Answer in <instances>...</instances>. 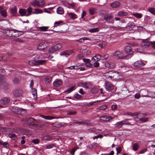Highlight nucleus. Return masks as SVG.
<instances>
[{
    "mask_svg": "<svg viewBox=\"0 0 155 155\" xmlns=\"http://www.w3.org/2000/svg\"><path fill=\"white\" fill-rule=\"evenodd\" d=\"M40 117L47 120H51L52 119L57 118L55 117L50 116H45L41 114L40 115Z\"/></svg>",
    "mask_w": 155,
    "mask_h": 155,
    "instance_id": "obj_18",
    "label": "nucleus"
},
{
    "mask_svg": "<svg viewBox=\"0 0 155 155\" xmlns=\"http://www.w3.org/2000/svg\"><path fill=\"white\" fill-rule=\"evenodd\" d=\"M56 51L54 49V47L53 46L52 47L50 48L48 52L50 53H53L54 52Z\"/></svg>",
    "mask_w": 155,
    "mask_h": 155,
    "instance_id": "obj_59",
    "label": "nucleus"
},
{
    "mask_svg": "<svg viewBox=\"0 0 155 155\" xmlns=\"http://www.w3.org/2000/svg\"><path fill=\"white\" fill-rule=\"evenodd\" d=\"M74 97L75 98H76L77 99L81 98L82 97L81 95L77 94H75L74 96Z\"/></svg>",
    "mask_w": 155,
    "mask_h": 155,
    "instance_id": "obj_62",
    "label": "nucleus"
},
{
    "mask_svg": "<svg viewBox=\"0 0 155 155\" xmlns=\"http://www.w3.org/2000/svg\"><path fill=\"white\" fill-rule=\"evenodd\" d=\"M124 49L126 53L128 54L131 55L133 53V51L132 50L131 47L129 46H125L124 47Z\"/></svg>",
    "mask_w": 155,
    "mask_h": 155,
    "instance_id": "obj_16",
    "label": "nucleus"
},
{
    "mask_svg": "<svg viewBox=\"0 0 155 155\" xmlns=\"http://www.w3.org/2000/svg\"><path fill=\"white\" fill-rule=\"evenodd\" d=\"M107 107V105H104L100 107L99 109L100 110H106Z\"/></svg>",
    "mask_w": 155,
    "mask_h": 155,
    "instance_id": "obj_53",
    "label": "nucleus"
},
{
    "mask_svg": "<svg viewBox=\"0 0 155 155\" xmlns=\"http://www.w3.org/2000/svg\"><path fill=\"white\" fill-rule=\"evenodd\" d=\"M57 12L58 14H62L64 13L63 9L61 7H59L57 9Z\"/></svg>",
    "mask_w": 155,
    "mask_h": 155,
    "instance_id": "obj_33",
    "label": "nucleus"
},
{
    "mask_svg": "<svg viewBox=\"0 0 155 155\" xmlns=\"http://www.w3.org/2000/svg\"><path fill=\"white\" fill-rule=\"evenodd\" d=\"M13 30L7 29L5 30V33L8 37H12Z\"/></svg>",
    "mask_w": 155,
    "mask_h": 155,
    "instance_id": "obj_20",
    "label": "nucleus"
},
{
    "mask_svg": "<svg viewBox=\"0 0 155 155\" xmlns=\"http://www.w3.org/2000/svg\"><path fill=\"white\" fill-rule=\"evenodd\" d=\"M21 123H22V124H23V125L28 127L27 118L25 119V120H21Z\"/></svg>",
    "mask_w": 155,
    "mask_h": 155,
    "instance_id": "obj_58",
    "label": "nucleus"
},
{
    "mask_svg": "<svg viewBox=\"0 0 155 155\" xmlns=\"http://www.w3.org/2000/svg\"><path fill=\"white\" fill-rule=\"evenodd\" d=\"M32 94L35 99L37 98V91L35 88H32Z\"/></svg>",
    "mask_w": 155,
    "mask_h": 155,
    "instance_id": "obj_32",
    "label": "nucleus"
},
{
    "mask_svg": "<svg viewBox=\"0 0 155 155\" xmlns=\"http://www.w3.org/2000/svg\"><path fill=\"white\" fill-rule=\"evenodd\" d=\"M101 120H104L106 122H110L112 121L113 118L111 116L107 117L106 115L100 117Z\"/></svg>",
    "mask_w": 155,
    "mask_h": 155,
    "instance_id": "obj_8",
    "label": "nucleus"
},
{
    "mask_svg": "<svg viewBox=\"0 0 155 155\" xmlns=\"http://www.w3.org/2000/svg\"><path fill=\"white\" fill-rule=\"evenodd\" d=\"M8 136L12 139H15L16 138V135L13 134H8Z\"/></svg>",
    "mask_w": 155,
    "mask_h": 155,
    "instance_id": "obj_55",
    "label": "nucleus"
},
{
    "mask_svg": "<svg viewBox=\"0 0 155 155\" xmlns=\"http://www.w3.org/2000/svg\"><path fill=\"white\" fill-rule=\"evenodd\" d=\"M47 45L48 44L46 43L42 42L38 45L37 48L40 51H43L47 48Z\"/></svg>",
    "mask_w": 155,
    "mask_h": 155,
    "instance_id": "obj_7",
    "label": "nucleus"
},
{
    "mask_svg": "<svg viewBox=\"0 0 155 155\" xmlns=\"http://www.w3.org/2000/svg\"><path fill=\"white\" fill-rule=\"evenodd\" d=\"M105 66L107 68H113L114 67V66H111L110 64L108 62H106L105 63Z\"/></svg>",
    "mask_w": 155,
    "mask_h": 155,
    "instance_id": "obj_56",
    "label": "nucleus"
},
{
    "mask_svg": "<svg viewBox=\"0 0 155 155\" xmlns=\"http://www.w3.org/2000/svg\"><path fill=\"white\" fill-rule=\"evenodd\" d=\"M62 81L59 79L55 80L53 83V86L55 87L60 86L62 85Z\"/></svg>",
    "mask_w": 155,
    "mask_h": 155,
    "instance_id": "obj_15",
    "label": "nucleus"
},
{
    "mask_svg": "<svg viewBox=\"0 0 155 155\" xmlns=\"http://www.w3.org/2000/svg\"><path fill=\"white\" fill-rule=\"evenodd\" d=\"M0 145H3V146L5 148H7L8 147V143L6 142H5L4 143H2V141H0Z\"/></svg>",
    "mask_w": 155,
    "mask_h": 155,
    "instance_id": "obj_52",
    "label": "nucleus"
},
{
    "mask_svg": "<svg viewBox=\"0 0 155 155\" xmlns=\"http://www.w3.org/2000/svg\"><path fill=\"white\" fill-rule=\"evenodd\" d=\"M73 52L72 50H67L64 52H61L60 55L61 56L68 57Z\"/></svg>",
    "mask_w": 155,
    "mask_h": 155,
    "instance_id": "obj_12",
    "label": "nucleus"
},
{
    "mask_svg": "<svg viewBox=\"0 0 155 155\" xmlns=\"http://www.w3.org/2000/svg\"><path fill=\"white\" fill-rule=\"evenodd\" d=\"M141 45L143 48H147L150 45L153 48H155V41L153 42L149 41V39L143 40Z\"/></svg>",
    "mask_w": 155,
    "mask_h": 155,
    "instance_id": "obj_2",
    "label": "nucleus"
},
{
    "mask_svg": "<svg viewBox=\"0 0 155 155\" xmlns=\"http://www.w3.org/2000/svg\"><path fill=\"white\" fill-rule=\"evenodd\" d=\"M120 3L119 1H116L111 3L110 5L111 7L114 8H117L119 7Z\"/></svg>",
    "mask_w": 155,
    "mask_h": 155,
    "instance_id": "obj_23",
    "label": "nucleus"
},
{
    "mask_svg": "<svg viewBox=\"0 0 155 155\" xmlns=\"http://www.w3.org/2000/svg\"><path fill=\"white\" fill-rule=\"evenodd\" d=\"M78 84L79 86L82 87L86 88H89L91 87V84L87 82H81L79 83Z\"/></svg>",
    "mask_w": 155,
    "mask_h": 155,
    "instance_id": "obj_13",
    "label": "nucleus"
},
{
    "mask_svg": "<svg viewBox=\"0 0 155 155\" xmlns=\"http://www.w3.org/2000/svg\"><path fill=\"white\" fill-rule=\"evenodd\" d=\"M10 101L9 98L7 97H4L0 100V102L1 104L5 105L8 104Z\"/></svg>",
    "mask_w": 155,
    "mask_h": 155,
    "instance_id": "obj_6",
    "label": "nucleus"
},
{
    "mask_svg": "<svg viewBox=\"0 0 155 155\" xmlns=\"http://www.w3.org/2000/svg\"><path fill=\"white\" fill-rule=\"evenodd\" d=\"M78 148H76V147H74L73 148L71 151L70 152V153L71 155H74V153L77 150Z\"/></svg>",
    "mask_w": 155,
    "mask_h": 155,
    "instance_id": "obj_54",
    "label": "nucleus"
},
{
    "mask_svg": "<svg viewBox=\"0 0 155 155\" xmlns=\"http://www.w3.org/2000/svg\"><path fill=\"white\" fill-rule=\"evenodd\" d=\"M148 11L151 14L155 15V8L152 7H149L148 8Z\"/></svg>",
    "mask_w": 155,
    "mask_h": 155,
    "instance_id": "obj_40",
    "label": "nucleus"
},
{
    "mask_svg": "<svg viewBox=\"0 0 155 155\" xmlns=\"http://www.w3.org/2000/svg\"><path fill=\"white\" fill-rule=\"evenodd\" d=\"M145 64L141 61H138L135 62L133 65L136 67H140L144 66Z\"/></svg>",
    "mask_w": 155,
    "mask_h": 155,
    "instance_id": "obj_19",
    "label": "nucleus"
},
{
    "mask_svg": "<svg viewBox=\"0 0 155 155\" xmlns=\"http://www.w3.org/2000/svg\"><path fill=\"white\" fill-rule=\"evenodd\" d=\"M32 9L31 7L28 8L26 10V12H27L28 13L26 15V16H28L30 15L31 14V13L32 12Z\"/></svg>",
    "mask_w": 155,
    "mask_h": 155,
    "instance_id": "obj_44",
    "label": "nucleus"
},
{
    "mask_svg": "<svg viewBox=\"0 0 155 155\" xmlns=\"http://www.w3.org/2000/svg\"><path fill=\"white\" fill-rule=\"evenodd\" d=\"M28 127L34 129H38L40 127V124L37 123V120L32 117L27 118Z\"/></svg>",
    "mask_w": 155,
    "mask_h": 155,
    "instance_id": "obj_1",
    "label": "nucleus"
},
{
    "mask_svg": "<svg viewBox=\"0 0 155 155\" xmlns=\"http://www.w3.org/2000/svg\"><path fill=\"white\" fill-rule=\"evenodd\" d=\"M135 17L139 19L141 18L143 16V15L141 13H134L132 14Z\"/></svg>",
    "mask_w": 155,
    "mask_h": 155,
    "instance_id": "obj_28",
    "label": "nucleus"
},
{
    "mask_svg": "<svg viewBox=\"0 0 155 155\" xmlns=\"http://www.w3.org/2000/svg\"><path fill=\"white\" fill-rule=\"evenodd\" d=\"M99 31V29L98 28H94L90 29L89 31L91 33H94L98 32Z\"/></svg>",
    "mask_w": 155,
    "mask_h": 155,
    "instance_id": "obj_38",
    "label": "nucleus"
},
{
    "mask_svg": "<svg viewBox=\"0 0 155 155\" xmlns=\"http://www.w3.org/2000/svg\"><path fill=\"white\" fill-rule=\"evenodd\" d=\"M52 80V78L51 77L49 76L46 77L44 79V81L46 84H48L50 83L51 82Z\"/></svg>",
    "mask_w": 155,
    "mask_h": 155,
    "instance_id": "obj_27",
    "label": "nucleus"
},
{
    "mask_svg": "<svg viewBox=\"0 0 155 155\" xmlns=\"http://www.w3.org/2000/svg\"><path fill=\"white\" fill-rule=\"evenodd\" d=\"M131 120V119H124V120L121 121V122L122 123V124H126V125H131V124L129 122H127V121Z\"/></svg>",
    "mask_w": 155,
    "mask_h": 155,
    "instance_id": "obj_39",
    "label": "nucleus"
},
{
    "mask_svg": "<svg viewBox=\"0 0 155 155\" xmlns=\"http://www.w3.org/2000/svg\"><path fill=\"white\" fill-rule=\"evenodd\" d=\"M28 64L30 66L37 65V61L35 59L30 60L29 61Z\"/></svg>",
    "mask_w": 155,
    "mask_h": 155,
    "instance_id": "obj_29",
    "label": "nucleus"
},
{
    "mask_svg": "<svg viewBox=\"0 0 155 155\" xmlns=\"http://www.w3.org/2000/svg\"><path fill=\"white\" fill-rule=\"evenodd\" d=\"M18 12L21 16H26L27 14H26V10L25 9H20Z\"/></svg>",
    "mask_w": 155,
    "mask_h": 155,
    "instance_id": "obj_25",
    "label": "nucleus"
},
{
    "mask_svg": "<svg viewBox=\"0 0 155 155\" xmlns=\"http://www.w3.org/2000/svg\"><path fill=\"white\" fill-rule=\"evenodd\" d=\"M54 49L56 51H57L62 48V45L61 44H58L54 46Z\"/></svg>",
    "mask_w": 155,
    "mask_h": 155,
    "instance_id": "obj_34",
    "label": "nucleus"
},
{
    "mask_svg": "<svg viewBox=\"0 0 155 155\" xmlns=\"http://www.w3.org/2000/svg\"><path fill=\"white\" fill-rule=\"evenodd\" d=\"M16 110H17V111H15V112L17 114H22V112H23V114H25L26 112L24 109L21 108H18V107H16L15 108Z\"/></svg>",
    "mask_w": 155,
    "mask_h": 155,
    "instance_id": "obj_22",
    "label": "nucleus"
},
{
    "mask_svg": "<svg viewBox=\"0 0 155 155\" xmlns=\"http://www.w3.org/2000/svg\"><path fill=\"white\" fill-rule=\"evenodd\" d=\"M138 147L139 145L137 143H134L133 146V149L134 151H136L137 150Z\"/></svg>",
    "mask_w": 155,
    "mask_h": 155,
    "instance_id": "obj_45",
    "label": "nucleus"
},
{
    "mask_svg": "<svg viewBox=\"0 0 155 155\" xmlns=\"http://www.w3.org/2000/svg\"><path fill=\"white\" fill-rule=\"evenodd\" d=\"M55 147V145L54 144L51 143L49 144L46 145V148L48 149H50L53 147Z\"/></svg>",
    "mask_w": 155,
    "mask_h": 155,
    "instance_id": "obj_50",
    "label": "nucleus"
},
{
    "mask_svg": "<svg viewBox=\"0 0 155 155\" xmlns=\"http://www.w3.org/2000/svg\"><path fill=\"white\" fill-rule=\"evenodd\" d=\"M148 118H140L139 120H136L137 121L139 122H144L148 121Z\"/></svg>",
    "mask_w": 155,
    "mask_h": 155,
    "instance_id": "obj_43",
    "label": "nucleus"
},
{
    "mask_svg": "<svg viewBox=\"0 0 155 155\" xmlns=\"http://www.w3.org/2000/svg\"><path fill=\"white\" fill-rule=\"evenodd\" d=\"M123 125L124 124H122V123L121 122V121L118 122L117 123L115 124V125H116V127L118 129H119L121 128Z\"/></svg>",
    "mask_w": 155,
    "mask_h": 155,
    "instance_id": "obj_42",
    "label": "nucleus"
},
{
    "mask_svg": "<svg viewBox=\"0 0 155 155\" xmlns=\"http://www.w3.org/2000/svg\"><path fill=\"white\" fill-rule=\"evenodd\" d=\"M110 30L111 31H113L114 30H118L120 29H121V27L120 26L116 27L115 26H110Z\"/></svg>",
    "mask_w": 155,
    "mask_h": 155,
    "instance_id": "obj_41",
    "label": "nucleus"
},
{
    "mask_svg": "<svg viewBox=\"0 0 155 155\" xmlns=\"http://www.w3.org/2000/svg\"><path fill=\"white\" fill-rule=\"evenodd\" d=\"M116 151L117 154L120 153L122 151L121 147H119L118 148H116Z\"/></svg>",
    "mask_w": 155,
    "mask_h": 155,
    "instance_id": "obj_61",
    "label": "nucleus"
},
{
    "mask_svg": "<svg viewBox=\"0 0 155 155\" xmlns=\"http://www.w3.org/2000/svg\"><path fill=\"white\" fill-rule=\"evenodd\" d=\"M45 4L44 0H35L32 3V5L34 6H42Z\"/></svg>",
    "mask_w": 155,
    "mask_h": 155,
    "instance_id": "obj_4",
    "label": "nucleus"
},
{
    "mask_svg": "<svg viewBox=\"0 0 155 155\" xmlns=\"http://www.w3.org/2000/svg\"><path fill=\"white\" fill-rule=\"evenodd\" d=\"M74 87L73 86L71 87L70 88L68 89L66 91V92L70 93L74 90Z\"/></svg>",
    "mask_w": 155,
    "mask_h": 155,
    "instance_id": "obj_60",
    "label": "nucleus"
},
{
    "mask_svg": "<svg viewBox=\"0 0 155 155\" xmlns=\"http://www.w3.org/2000/svg\"><path fill=\"white\" fill-rule=\"evenodd\" d=\"M46 60H40L37 61V65L44 64L46 63Z\"/></svg>",
    "mask_w": 155,
    "mask_h": 155,
    "instance_id": "obj_31",
    "label": "nucleus"
},
{
    "mask_svg": "<svg viewBox=\"0 0 155 155\" xmlns=\"http://www.w3.org/2000/svg\"><path fill=\"white\" fill-rule=\"evenodd\" d=\"M51 138V137L48 135L44 136L43 137V139L46 140H49Z\"/></svg>",
    "mask_w": 155,
    "mask_h": 155,
    "instance_id": "obj_47",
    "label": "nucleus"
},
{
    "mask_svg": "<svg viewBox=\"0 0 155 155\" xmlns=\"http://www.w3.org/2000/svg\"><path fill=\"white\" fill-rule=\"evenodd\" d=\"M113 17L110 14L105 15L104 17V19L107 22L113 24L114 23L113 21H110L113 20Z\"/></svg>",
    "mask_w": 155,
    "mask_h": 155,
    "instance_id": "obj_5",
    "label": "nucleus"
},
{
    "mask_svg": "<svg viewBox=\"0 0 155 155\" xmlns=\"http://www.w3.org/2000/svg\"><path fill=\"white\" fill-rule=\"evenodd\" d=\"M39 140L38 139H35L32 140V142L33 143L35 144H38L39 142Z\"/></svg>",
    "mask_w": 155,
    "mask_h": 155,
    "instance_id": "obj_57",
    "label": "nucleus"
},
{
    "mask_svg": "<svg viewBox=\"0 0 155 155\" xmlns=\"http://www.w3.org/2000/svg\"><path fill=\"white\" fill-rule=\"evenodd\" d=\"M105 87L107 91H110L114 89V85L109 82L105 83Z\"/></svg>",
    "mask_w": 155,
    "mask_h": 155,
    "instance_id": "obj_11",
    "label": "nucleus"
},
{
    "mask_svg": "<svg viewBox=\"0 0 155 155\" xmlns=\"http://www.w3.org/2000/svg\"><path fill=\"white\" fill-rule=\"evenodd\" d=\"M23 94V91L21 89H16L13 92L14 95L16 97L21 96Z\"/></svg>",
    "mask_w": 155,
    "mask_h": 155,
    "instance_id": "obj_10",
    "label": "nucleus"
},
{
    "mask_svg": "<svg viewBox=\"0 0 155 155\" xmlns=\"http://www.w3.org/2000/svg\"><path fill=\"white\" fill-rule=\"evenodd\" d=\"M101 56L99 54H96L95 56H94L91 59L92 61L94 62L95 61H98L101 59Z\"/></svg>",
    "mask_w": 155,
    "mask_h": 155,
    "instance_id": "obj_21",
    "label": "nucleus"
},
{
    "mask_svg": "<svg viewBox=\"0 0 155 155\" xmlns=\"http://www.w3.org/2000/svg\"><path fill=\"white\" fill-rule=\"evenodd\" d=\"M23 33L22 31H19L18 30H13L12 37H17L20 36Z\"/></svg>",
    "mask_w": 155,
    "mask_h": 155,
    "instance_id": "obj_14",
    "label": "nucleus"
},
{
    "mask_svg": "<svg viewBox=\"0 0 155 155\" xmlns=\"http://www.w3.org/2000/svg\"><path fill=\"white\" fill-rule=\"evenodd\" d=\"M83 61L85 63V64L91 62V60L89 59H83Z\"/></svg>",
    "mask_w": 155,
    "mask_h": 155,
    "instance_id": "obj_64",
    "label": "nucleus"
},
{
    "mask_svg": "<svg viewBox=\"0 0 155 155\" xmlns=\"http://www.w3.org/2000/svg\"><path fill=\"white\" fill-rule=\"evenodd\" d=\"M89 13L91 15H93L97 12L96 9L94 8H90L89 10Z\"/></svg>",
    "mask_w": 155,
    "mask_h": 155,
    "instance_id": "obj_26",
    "label": "nucleus"
},
{
    "mask_svg": "<svg viewBox=\"0 0 155 155\" xmlns=\"http://www.w3.org/2000/svg\"><path fill=\"white\" fill-rule=\"evenodd\" d=\"M10 12L13 15H15L17 13V8L15 6L10 8Z\"/></svg>",
    "mask_w": 155,
    "mask_h": 155,
    "instance_id": "obj_24",
    "label": "nucleus"
},
{
    "mask_svg": "<svg viewBox=\"0 0 155 155\" xmlns=\"http://www.w3.org/2000/svg\"><path fill=\"white\" fill-rule=\"evenodd\" d=\"M49 27L46 26H42L39 27V28L40 29L41 31H46L47 30V29H48Z\"/></svg>",
    "mask_w": 155,
    "mask_h": 155,
    "instance_id": "obj_48",
    "label": "nucleus"
},
{
    "mask_svg": "<svg viewBox=\"0 0 155 155\" xmlns=\"http://www.w3.org/2000/svg\"><path fill=\"white\" fill-rule=\"evenodd\" d=\"M0 85L2 89H7L8 85V83L5 82V78L2 76H0Z\"/></svg>",
    "mask_w": 155,
    "mask_h": 155,
    "instance_id": "obj_3",
    "label": "nucleus"
},
{
    "mask_svg": "<svg viewBox=\"0 0 155 155\" xmlns=\"http://www.w3.org/2000/svg\"><path fill=\"white\" fill-rule=\"evenodd\" d=\"M114 55L118 57L119 59H126L127 57L124 56L122 53L120 51H117L114 54Z\"/></svg>",
    "mask_w": 155,
    "mask_h": 155,
    "instance_id": "obj_9",
    "label": "nucleus"
},
{
    "mask_svg": "<svg viewBox=\"0 0 155 155\" xmlns=\"http://www.w3.org/2000/svg\"><path fill=\"white\" fill-rule=\"evenodd\" d=\"M63 24V21H58L55 22L54 23V28L57 27L58 26L61 25Z\"/></svg>",
    "mask_w": 155,
    "mask_h": 155,
    "instance_id": "obj_37",
    "label": "nucleus"
},
{
    "mask_svg": "<svg viewBox=\"0 0 155 155\" xmlns=\"http://www.w3.org/2000/svg\"><path fill=\"white\" fill-rule=\"evenodd\" d=\"M127 14L128 13L127 12L122 11H120L118 13V15L121 16H126Z\"/></svg>",
    "mask_w": 155,
    "mask_h": 155,
    "instance_id": "obj_35",
    "label": "nucleus"
},
{
    "mask_svg": "<svg viewBox=\"0 0 155 155\" xmlns=\"http://www.w3.org/2000/svg\"><path fill=\"white\" fill-rule=\"evenodd\" d=\"M69 16L71 18L74 19L76 18V15L72 13H70L68 14Z\"/></svg>",
    "mask_w": 155,
    "mask_h": 155,
    "instance_id": "obj_51",
    "label": "nucleus"
},
{
    "mask_svg": "<svg viewBox=\"0 0 155 155\" xmlns=\"http://www.w3.org/2000/svg\"><path fill=\"white\" fill-rule=\"evenodd\" d=\"M75 111L73 110H70L68 112V114L71 115H73L76 114Z\"/></svg>",
    "mask_w": 155,
    "mask_h": 155,
    "instance_id": "obj_63",
    "label": "nucleus"
},
{
    "mask_svg": "<svg viewBox=\"0 0 155 155\" xmlns=\"http://www.w3.org/2000/svg\"><path fill=\"white\" fill-rule=\"evenodd\" d=\"M135 26V24L134 23H132L128 24L127 26L126 27L127 29L131 30Z\"/></svg>",
    "mask_w": 155,
    "mask_h": 155,
    "instance_id": "obj_30",
    "label": "nucleus"
},
{
    "mask_svg": "<svg viewBox=\"0 0 155 155\" xmlns=\"http://www.w3.org/2000/svg\"><path fill=\"white\" fill-rule=\"evenodd\" d=\"M0 13L1 15L4 18H5L7 16V12L1 6H0Z\"/></svg>",
    "mask_w": 155,
    "mask_h": 155,
    "instance_id": "obj_17",
    "label": "nucleus"
},
{
    "mask_svg": "<svg viewBox=\"0 0 155 155\" xmlns=\"http://www.w3.org/2000/svg\"><path fill=\"white\" fill-rule=\"evenodd\" d=\"M33 14H37L39 13H42V11L40 9H36L35 11L31 12Z\"/></svg>",
    "mask_w": 155,
    "mask_h": 155,
    "instance_id": "obj_49",
    "label": "nucleus"
},
{
    "mask_svg": "<svg viewBox=\"0 0 155 155\" xmlns=\"http://www.w3.org/2000/svg\"><path fill=\"white\" fill-rule=\"evenodd\" d=\"M13 82L15 84H18L20 81V80L16 77L14 78L13 79Z\"/></svg>",
    "mask_w": 155,
    "mask_h": 155,
    "instance_id": "obj_46",
    "label": "nucleus"
},
{
    "mask_svg": "<svg viewBox=\"0 0 155 155\" xmlns=\"http://www.w3.org/2000/svg\"><path fill=\"white\" fill-rule=\"evenodd\" d=\"M91 40V39L90 38H87L86 37H84L77 40V41H78L80 42H82L84 40Z\"/></svg>",
    "mask_w": 155,
    "mask_h": 155,
    "instance_id": "obj_36",
    "label": "nucleus"
}]
</instances>
